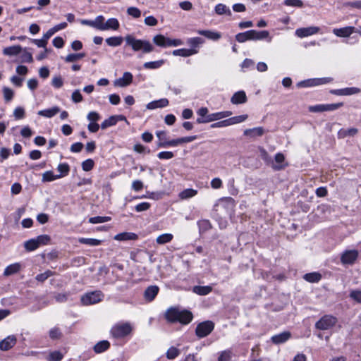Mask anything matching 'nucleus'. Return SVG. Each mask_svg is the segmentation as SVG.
<instances>
[{
  "instance_id": "49530a36",
  "label": "nucleus",
  "mask_w": 361,
  "mask_h": 361,
  "mask_svg": "<svg viewBox=\"0 0 361 361\" xmlns=\"http://www.w3.org/2000/svg\"><path fill=\"white\" fill-rule=\"evenodd\" d=\"M24 247L27 251H33L39 247L35 238H32L25 242Z\"/></svg>"
},
{
  "instance_id": "7ed1b4c3",
  "label": "nucleus",
  "mask_w": 361,
  "mask_h": 361,
  "mask_svg": "<svg viewBox=\"0 0 361 361\" xmlns=\"http://www.w3.org/2000/svg\"><path fill=\"white\" fill-rule=\"evenodd\" d=\"M133 327L129 322L118 323L112 326L111 335L116 339L123 338L132 333Z\"/></svg>"
},
{
  "instance_id": "13d9d810",
  "label": "nucleus",
  "mask_w": 361,
  "mask_h": 361,
  "mask_svg": "<svg viewBox=\"0 0 361 361\" xmlns=\"http://www.w3.org/2000/svg\"><path fill=\"white\" fill-rule=\"evenodd\" d=\"M204 42L203 39L201 37H192L188 39V44L192 47H196L199 44H202Z\"/></svg>"
},
{
  "instance_id": "de8ad7c7",
  "label": "nucleus",
  "mask_w": 361,
  "mask_h": 361,
  "mask_svg": "<svg viewBox=\"0 0 361 361\" xmlns=\"http://www.w3.org/2000/svg\"><path fill=\"white\" fill-rule=\"evenodd\" d=\"M180 355V350L176 347H171L166 352V357L169 360L175 359Z\"/></svg>"
},
{
  "instance_id": "393cba45",
  "label": "nucleus",
  "mask_w": 361,
  "mask_h": 361,
  "mask_svg": "<svg viewBox=\"0 0 361 361\" xmlns=\"http://www.w3.org/2000/svg\"><path fill=\"white\" fill-rule=\"evenodd\" d=\"M110 347V343L108 341L104 340L96 343L93 348L96 353H102Z\"/></svg>"
},
{
  "instance_id": "c03bdc74",
  "label": "nucleus",
  "mask_w": 361,
  "mask_h": 361,
  "mask_svg": "<svg viewBox=\"0 0 361 361\" xmlns=\"http://www.w3.org/2000/svg\"><path fill=\"white\" fill-rule=\"evenodd\" d=\"M111 220L110 216H94L89 219V222L92 224H102L109 221Z\"/></svg>"
},
{
  "instance_id": "6e6552de",
  "label": "nucleus",
  "mask_w": 361,
  "mask_h": 361,
  "mask_svg": "<svg viewBox=\"0 0 361 361\" xmlns=\"http://www.w3.org/2000/svg\"><path fill=\"white\" fill-rule=\"evenodd\" d=\"M343 106V102L336 104H317L314 106H309L310 112H324V111H333Z\"/></svg>"
},
{
  "instance_id": "8fccbe9b",
  "label": "nucleus",
  "mask_w": 361,
  "mask_h": 361,
  "mask_svg": "<svg viewBox=\"0 0 361 361\" xmlns=\"http://www.w3.org/2000/svg\"><path fill=\"white\" fill-rule=\"evenodd\" d=\"M49 336L51 339H53V340L59 339L61 337L62 333L59 328L54 327L49 330Z\"/></svg>"
},
{
  "instance_id": "e2e57ef3",
  "label": "nucleus",
  "mask_w": 361,
  "mask_h": 361,
  "mask_svg": "<svg viewBox=\"0 0 361 361\" xmlns=\"http://www.w3.org/2000/svg\"><path fill=\"white\" fill-rule=\"evenodd\" d=\"M231 358V350H224L221 353L218 361H229Z\"/></svg>"
},
{
  "instance_id": "a19ab883",
  "label": "nucleus",
  "mask_w": 361,
  "mask_h": 361,
  "mask_svg": "<svg viewBox=\"0 0 361 361\" xmlns=\"http://www.w3.org/2000/svg\"><path fill=\"white\" fill-rule=\"evenodd\" d=\"M85 56V53L70 54L66 56L65 61L67 63L74 62Z\"/></svg>"
},
{
  "instance_id": "72a5a7b5",
  "label": "nucleus",
  "mask_w": 361,
  "mask_h": 361,
  "mask_svg": "<svg viewBox=\"0 0 361 361\" xmlns=\"http://www.w3.org/2000/svg\"><path fill=\"white\" fill-rule=\"evenodd\" d=\"M235 39L239 43H244L248 40H251L250 30L244 32H240L235 35Z\"/></svg>"
},
{
  "instance_id": "3c124183",
  "label": "nucleus",
  "mask_w": 361,
  "mask_h": 361,
  "mask_svg": "<svg viewBox=\"0 0 361 361\" xmlns=\"http://www.w3.org/2000/svg\"><path fill=\"white\" fill-rule=\"evenodd\" d=\"M35 239L37 243L38 244V247H39L40 245H47L51 240L50 236L48 235H41L37 236Z\"/></svg>"
},
{
  "instance_id": "f257e3e1",
  "label": "nucleus",
  "mask_w": 361,
  "mask_h": 361,
  "mask_svg": "<svg viewBox=\"0 0 361 361\" xmlns=\"http://www.w3.org/2000/svg\"><path fill=\"white\" fill-rule=\"evenodd\" d=\"M166 319L170 322H178L183 324H189L192 318V314L188 310H180L177 307H170L165 314Z\"/></svg>"
},
{
  "instance_id": "f704fd0d",
  "label": "nucleus",
  "mask_w": 361,
  "mask_h": 361,
  "mask_svg": "<svg viewBox=\"0 0 361 361\" xmlns=\"http://www.w3.org/2000/svg\"><path fill=\"white\" fill-rule=\"evenodd\" d=\"M173 236L171 233H164L160 235H159L157 239L156 242L157 244L159 245H164L165 243H169L172 240Z\"/></svg>"
},
{
  "instance_id": "c9c22d12",
  "label": "nucleus",
  "mask_w": 361,
  "mask_h": 361,
  "mask_svg": "<svg viewBox=\"0 0 361 361\" xmlns=\"http://www.w3.org/2000/svg\"><path fill=\"white\" fill-rule=\"evenodd\" d=\"M215 12L218 15L226 14L228 16H231L232 14L229 8L223 4H219L215 6Z\"/></svg>"
},
{
  "instance_id": "603ef678",
  "label": "nucleus",
  "mask_w": 361,
  "mask_h": 361,
  "mask_svg": "<svg viewBox=\"0 0 361 361\" xmlns=\"http://www.w3.org/2000/svg\"><path fill=\"white\" fill-rule=\"evenodd\" d=\"M54 275V273L50 271V270H47L46 271H44V273H42V274H37L35 277V279L37 281H39V282H44V281H46L49 277L51 276Z\"/></svg>"
},
{
  "instance_id": "c85d7f7f",
  "label": "nucleus",
  "mask_w": 361,
  "mask_h": 361,
  "mask_svg": "<svg viewBox=\"0 0 361 361\" xmlns=\"http://www.w3.org/2000/svg\"><path fill=\"white\" fill-rule=\"evenodd\" d=\"M119 28V22L116 18H112L107 20L104 25V30H116Z\"/></svg>"
},
{
  "instance_id": "6ab92c4d",
  "label": "nucleus",
  "mask_w": 361,
  "mask_h": 361,
  "mask_svg": "<svg viewBox=\"0 0 361 361\" xmlns=\"http://www.w3.org/2000/svg\"><path fill=\"white\" fill-rule=\"evenodd\" d=\"M231 102L233 104H244L247 102V96L244 91L235 92L231 97Z\"/></svg>"
},
{
  "instance_id": "bb28decb",
  "label": "nucleus",
  "mask_w": 361,
  "mask_h": 361,
  "mask_svg": "<svg viewBox=\"0 0 361 361\" xmlns=\"http://www.w3.org/2000/svg\"><path fill=\"white\" fill-rule=\"evenodd\" d=\"M197 194V190L192 188H187L180 192L178 195L181 200H187L195 196Z\"/></svg>"
},
{
  "instance_id": "1a4fd4ad",
  "label": "nucleus",
  "mask_w": 361,
  "mask_h": 361,
  "mask_svg": "<svg viewBox=\"0 0 361 361\" xmlns=\"http://www.w3.org/2000/svg\"><path fill=\"white\" fill-rule=\"evenodd\" d=\"M319 30L320 28L316 26L298 28L295 30V35L298 37L302 38L317 34L319 32Z\"/></svg>"
},
{
  "instance_id": "680f3d73",
  "label": "nucleus",
  "mask_w": 361,
  "mask_h": 361,
  "mask_svg": "<svg viewBox=\"0 0 361 361\" xmlns=\"http://www.w3.org/2000/svg\"><path fill=\"white\" fill-rule=\"evenodd\" d=\"M298 87H312L317 86L316 79H310L307 80L300 81L298 83Z\"/></svg>"
},
{
  "instance_id": "20e7f679",
  "label": "nucleus",
  "mask_w": 361,
  "mask_h": 361,
  "mask_svg": "<svg viewBox=\"0 0 361 361\" xmlns=\"http://www.w3.org/2000/svg\"><path fill=\"white\" fill-rule=\"evenodd\" d=\"M337 322L338 319L334 315L325 314L315 323V328L321 331L329 330L334 327Z\"/></svg>"
},
{
  "instance_id": "a211bd4d",
  "label": "nucleus",
  "mask_w": 361,
  "mask_h": 361,
  "mask_svg": "<svg viewBox=\"0 0 361 361\" xmlns=\"http://www.w3.org/2000/svg\"><path fill=\"white\" fill-rule=\"evenodd\" d=\"M264 133V129L262 127H256L253 128H248L244 130V135L254 138L256 137L262 136Z\"/></svg>"
},
{
  "instance_id": "9d476101",
  "label": "nucleus",
  "mask_w": 361,
  "mask_h": 361,
  "mask_svg": "<svg viewBox=\"0 0 361 361\" xmlns=\"http://www.w3.org/2000/svg\"><path fill=\"white\" fill-rule=\"evenodd\" d=\"M251 32V40L257 41L267 39L268 42L271 41V37L269 36V32L267 30H250Z\"/></svg>"
},
{
  "instance_id": "f8f14e48",
  "label": "nucleus",
  "mask_w": 361,
  "mask_h": 361,
  "mask_svg": "<svg viewBox=\"0 0 361 361\" xmlns=\"http://www.w3.org/2000/svg\"><path fill=\"white\" fill-rule=\"evenodd\" d=\"M358 257V252L356 250H348L343 253L341 262L343 264H353Z\"/></svg>"
},
{
  "instance_id": "338daca9",
  "label": "nucleus",
  "mask_w": 361,
  "mask_h": 361,
  "mask_svg": "<svg viewBox=\"0 0 361 361\" xmlns=\"http://www.w3.org/2000/svg\"><path fill=\"white\" fill-rule=\"evenodd\" d=\"M71 99L75 103H79L82 101V96L79 90H75L72 93Z\"/></svg>"
},
{
  "instance_id": "0e129e2a",
  "label": "nucleus",
  "mask_w": 361,
  "mask_h": 361,
  "mask_svg": "<svg viewBox=\"0 0 361 361\" xmlns=\"http://www.w3.org/2000/svg\"><path fill=\"white\" fill-rule=\"evenodd\" d=\"M4 97L6 102H9L13 99V91L8 87H4L3 89Z\"/></svg>"
},
{
  "instance_id": "774afa93",
  "label": "nucleus",
  "mask_w": 361,
  "mask_h": 361,
  "mask_svg": "<svg viewBox=\"0 0 361 361\" xmlns=\"http://www.w3.org/2000/svg\"><path fill=\"white\" fill-rule=\"evenodd\" d=\"M350 297L356 302L361 303V290H353L350 291Z\"/></svg>"
},
{
  "instance_id": "4c0bfd02",
  "label": "nucleus",
  "mask_w": 361,
  "mask_h": 361,
  "mask_svg": "<svg viewBox=\"0 0 361 361\" xmlns=\"http://www.w3.org/2000/svg\"><path fill=\"white\" fill-rule=\"evenodd\" d=\"M180 145V138L174 139L169 141L159 142L157 146L159 147H176Z\"/></svg>"
},
{
  "instance_id": "473e14b6",
  "label": "nucleus",
  "mask_w": 361,
  "mask_h": 361,
  "mask_svg": "<svg viewBox=\"0 0 361 361\" xmlns=\"http://www.w3.org/2000/svg\"><path fill=\"white\" fill-rule=\"evenodd\" d=\"M78 242L81 244L87 245L89 246H97L101 244L102 240L95 238H80Z\"/></svg>"
},
{
  "instance_id": "b1692460",
  "label": "nucleus",
  "mask_w": 361,
  "mask_h": 361,
  "mask_svg": "<svg viewBox=\"0 0 361 361\" xmlns=\"http://www.w3.org/2000/svg\"><path fill=\"white\" fill-rule=\"evenodd\" d=\"M60 112V108L58 106H54L51 109L40 110L38 111V115L46 117L51 118Z\"/></svg>"
},
{
  "instance_id": "ddd939ff",
  "label": "nucleus",
  "mask_w": 361,
  "mask_h": 361,
  "mask_svg": "<svg viewBox=\"0 0 361 361\" xmlns=\"http://www.w3.org/2000/svg\"><path fill=\"white\" fill-rule=\"evenodd\" d=\"M16 337L13 335L7 336L0 342V349L4 351L11 349L16 345Z\"/></svg>"
},
{
  "instance_id": "58836bf2",
  "label": "nucleus",
  "mask_w": 361,
  "mask_h": 361,
  "mask_svg": "<svg viewBox=\"0 0 361 361\" xmlns=\"http://www.w3.org/2000/svg\"><path fill=\"white\" fill-rule=\"evenodd\" d=\"M247 114L233 116L228 118L229 126L237 124L245 121L247 118Z\"/></svg>"
},
{
  "instance_id": "5fc2aeb1",
  "label": "nucleus",
  "mask_w": 361,
  "mask_h": 361,
  "mask_svg": "<svg viewBox=\"0 0 361 361\" xmlns=\"http://www.w3.org/2000/svg\"><path fill=\"white\" fill-rule=\"evenodd\" d=\"M165 39L166 37L163 35H157L154 36L152 41L156 45L161 47H164V46L165 45Z\"/></svg>"
},
{
  "instance_id": "412c9836",
  "label": "nucleus",
  "mask_w": 361,
  "mask_h": 361,
  "mask_svg": "<svg viewBox=\"0 0 361 361\" xmlns=\"http://www.w3.org/2000/svg\"><path fill=\"white\" fill-rule=\"evenodd\" d=\"M197 53V51L194 49H179L173 51V56H180L183 57H188Z\"/></svg>"
},
{
  "instance_id": "dca6fc26",
  "label": "nucleus",
  "mask_w": 361,
  "mask_h": 361,
  "mask_svg": "<svg viewBox=\"0 0 361 361\" xmlns=\"http://www.w3.org/2000/svg\"><path fill=\"white\" fill-rule=\"evenodd\" d=\"M355 32V27L352 26H348L342 28H335L333 30V32L338 37H347Z\"/></svg>"
},
{
  "instance_id": "f03ea898",
  "label": "nucleus",
  "mask_w": 361,
  "mask_h": 361,
  "mask_svg": "<svg viewBox=\"0 0 361 361\" xmlns=\"http://www.w3.org/2000/svg\"><path fill=\"white\" fill-rule=\"evenodd\" d=\"M124 39L126 45L130 47L134 51H142L143 54H147L154 49V46L147 40L136 39L131 35H126Z\"/></svg>"
},
{
  "instance_id": "39448f33",
  "label": "nucleus",
  "mask_w": 361,
  "mask_h": 361,
  "mask_svg": "<svg viewBox=\"0 0 361 361\" xmlns=\"http://www.w3.org/2000/svg\"><path fill=\"white\" fill-rule=\"evenodd\" d=\"M214 329L213 322L207 320L197 324L195 334L199 338H204L208 336Z\"/></svg>"
},
{
  "instance_id": "69168bd1",
  "label": "nucleus",
  "mask_w": 361,
  "mask_h": 361,
  "mask_svg": "<svg viewBox=\"0 0 361 361\" xmlns=\"http://www.w3.org/2000/svg\"><path fill=\"white\" fill-rule=\"evenodd\" d=\"M63 81L62 78L60 75L55 76L53 78L52 81H51V85L54 87L60 88L63 86Z\"/></svg>"
},
{
  "instance_id": "bf43d9fd",
  "label": "nucleus",
  "mask_w": 361,
  "mask_h": 361,
  "mask_svg": "<svg viewBox=\"0 0 361 361\" xmlns=\"http://www.w3.org/2000/svg\"><path fill=\"white\" fill-rule=\"evenodd\" d=\"M260 157L263 159L267 164H269L272 162L271 158L269 157L268 152L263 147L259 148Z\"/></svg>"
},
{
  "instance_id": "4be33fe9",
  "label": "nucleus",
  "mask_w": 361,
  "mask_h": 361,
  "mask_svg": "<svg viewBox=\"0 0 361 361\" xmlns=\"http://www.w3.org/2000/svg\"><path fill=\"white\" fill-rule=\"evenodd\" d=\"M22 51L20 45H15L6 47L3 49V54L6 56H13L18 55Z\"/></svg>"
},
{
  "instance_id": "7c9ffc66",
  "label": "nucleus",
  "mask_w": 361,
  "mask_h": 361,
  "mask_svg": "<svg viewBox=\"0 0 361 361\" xmlns=\"http://www.w3.org/2000/svg\"><path fill=\"white\" fill-rule=\"evenodd\" d=\"M303 279L310 283H317L320 281L322 276L317 272L305 274Z\"/></svg>"
},
{
  "instance_id": "c756f323",
  "label": "nucleus",
  "mask_w": 361,
  "mask_h": 361,
  "mask_svg": "<svg viewBox=\"0 0 361 361\" xmlns=\"http://www.w3.org/2000/svg\"><path fill=\"white\" fill-rule=\"evenodd\" d=\"M105 41H106V43L109 46L115 47H118L122 44V42L123 41V38L121 36L111 37L106 38Z\"/></svg>"
},
{
  "instance_id": "423d86ee",
  "label": "nucleus",
  "mask_w": 361,
  "mask_h": 361,
  "mask_svg": "<svg viewBox=\"0 0 361 361\" xmlns=\"http://www.w3.org/2000/svg\"><path fill=\"white\" fill-rule=\"evenodd\" d=\"M104 295L99 290L87 293L82 296L81 302L85 305L97 303L102 300Z\"/></svg>"
},
{
  "instance_id": "0eeeda50",
  "label": "nucleus",
  "mask_w": 361,
  "mask_h": 361,
  "mask_svg": "<svg viewBox=\"0 0 361 361\" xmlns=\"http://www.w3.org/2000/svg\"><path fill=\"white\" fill-rule=\"evenodd\" d=\"M232 115L230 111H220L209 114L206 118H197L196 122L199 124L207 123L214 121H218L221 118L228 117Z\"/></svg>"
},
{
  "instance_id": "cd10ccee",
  "label": "nucleus",
  "mask_w": 361,
  "mask_h": 361,
  "mask_svg": "<svg viewBox=\"0 0 361 361\" xmlns=\"http://www.w3.org/2000/svg\"><path fill=\"white\" fill-rule=\"evenodd\" d=\"M20 269V264L18 263H15L10 264L9 266L6 267V268L4 269V276H10L13 274H16L18 272Z\"/></svg>"
},
{
  "instance_id": "2eb2a0df",
  "label": "nucleus",
  "mask_w": 361,
  "mask_h": 361,
  "mask_svg": "<svg viewBox=\"0 0 361 361\" xmlns=\"http://www.w3.org/2000/svg\"><path fill=\"white\" fill-rule=\"evenodd\" d=\"M159 288L157 286H150L146 288L144 293V297L146 300L151 302L159 293Z\"/></svg>"
},
{
  "instance_id": "9b49d317",
  "label": "nucleus",
  "mask_w": 361,
  "mask_h": 361,
  "mask_svg": "<svg viewBox=\"0 0 361 361\" xmlns=\"http://www.w3.org/2000/svg\"><path fill=\"white\" fill-rule=\"evenodd\" d=\"M291 338V333L288 331L281 332L276 334L271 338V341L276 345H279L286 343Z\"/></svg>"
},
{
  "instance_id": "79ce46f5",
  "label": "nucleus",
  "mask_w": 361,
  "mask_h": 361,
  "mask_svg": "<svg viewBox=\"0 0 361 361\" xmlns=\"http://www.w3.org/2000/svg\"><path fill=\"white\" fill-rule=\"evenodd\" d=\"M116 124V116H111L107 119H105L102 123H101V128L102 129H106L109 127L115 126Z\"/></svg>"
},
{
  "instance_id": "864d4df0",
  "label": "nucleus",
  "mask_w": 361,
  "mask_h": 361,
  "mask_svg": "<svg viewBox=\"0 0 361 361\" xmlns=\"http://www.w3.org/2000/svg\"><path fill=\"white\" fill-rule=\"evenodd\" d=\"M63 354L60 351H53L49 353V361H61L63 359Z\"/></svg>"
},
{
  "instance_id": "5701e85b",
  "label": "nucleus",
  "mask_w": 361,
  "mask_h": 361,
  "mask_svg": "<svg viewBox=\"0 0 361 361\" xmlns=\"http://www.w3.org/2000/svg\"><path fill=\"white\" fill-rule=\"evenodd\" d=\"M197 32L199 35H203V36L206 37L207 38L212 39V40H218L221 37V35L219 32L212 31V30H199L197 31Z\"/></svg>"
},
{
  "instance_id": "37998d69",
  "label": "nucleus",
  "mask_w": 361,
  "mask_h": 361,
  "mask_svg": "<svg viewBox=\"0 0 361 361\" xmlns=\"http://www.w3.org/2000/svg\"><path fill=\"white\" fill-rule=\"evenodd\" d=\"M57 170L61 173L58 174V176H61V178L66 176L68 174L70 171L69 165L66 163L59 164L57 166Z\"/></svg>"
},
{
  "instance_id": "a18cd8bd",
  "label": "nucleus",
  "mask_w": 361,
  "mask_h": 361,
  "mask_svg": "<svg viewBox=\"0 0 361 361\" xmlns=\"http://www.w3.org/2000/svg\"><path fill=\"white\" fill-rule=\"evenodd\" d=\"M275 161L279 165H273L272 167L274 170L279 171L282 169L283 166L281 165L283 162L285 157L282 153H277L274 157Z\"/></svg>"
},
{
  "instance_id": "f3484780",
  "label": "nucleus",
  "mask_w": 361,
  "mask_h": 361,
  "mask_svg": "<svg viewBox=\"0 0 361 361\" xmlns=\"http://www.w3.org/2000/svg\"><path fill=\"white\" fill-rule=\"evenodd\" d=\"M360 90L357 87H346L343 89H338L331 90V93L336 95H352L357 94Z\"/></svg>"
},
{
  "instance_id": "aec40b11",
  "label": "nucleus",
  "mask_w": 361,
  "mask_h": 361,
  "mask_svg": "<svg viewBox=\"0 0 361 361\" xmlns=\"http://www.w3.org/2000/svg\"><path fill=\"white\" fill-rule=\"evenodd\" d=\"M138 238L137 234L131 232H123L118 233L114 236V239L116 240H135Z\"/></svg>"
},
{
  "instance_id": "4468645a",
  "label": "nucleus",
  "mask_w": 361,
  "mask_h": 361,
  "mask_svg": "<svg viewBox=\"0 0 361 361\" xmlns=\"http://www.w3.org/2000/svg\"><path fill=\"white\" fill-rule=\"evenodd\" d=\"M132 80L133 75L130 72H125L123 77L114 81V85L118 87H126L132 82Z\"/></svg>"
},
{
  "instance_id": "052dcab7",
  "label": "nucleus",
  "mask_w": 361,
  "mask_h": 361,
  "mask_svg": "<svg viewBox=\"0 0 361 361\" xmlns=\"http://www.w3.org/2000/svg\"><path fill=\"white\" fill-rule=\"evenodd\" d=\"M127 13L135 18L141 16V11L136 7H129L127 9Z\"/></svg>"
},
{
  "instance_id": "2f4dec72",
  "label": "nucleus",
  "mask_w": 361,
  "mask_h": 361,
  "mask_svg": "<svg viewBox=\"0 0 361 361\" xmlns=\"http://www.w3.org/2000/svg\"><path fill=\"white\" fill-rule=\"evenodd\" d=\"M61 176L54 174L52 171H47L42 173V182H50L61 178Z\"/></svg>"
},
{
  "instance_id": "09e8293b",
  "label": "nucleus",
  "mask_w": 361,
  "mask_h": 361,
  "mask_svg": "<svg viewBox=\"0 0 361 361\" xmlns=\"http://www.w3.org/2000/svg\"><path fill=\"white\" fill-rule=\"evenodd\" d=\"M104 18L103 16H98L96 17V18L94 20V28L99 30H104Z\"/></svg>"
},
{
  "instance_id": "4d7b16f0",
  "label": "nucleus",
  "mask_w": 361,
  "mask_h": 361,
  "mask_svg": "<svg viewBox=\"0 0 361 361\" xmlns=\"http://www.w3.org/2000/svg\"><path fill=\"white\" fill-rule=\"evenodd\" d=\"M284 4L288 6L301 8L303 6V2L301 0H285Z\"/></svg>"
},
{
  "instance_id": "a878e982",
  "label": "nucleus",
  "mask_w": 361,
  "mask_h": 361,
  "mask_svg": "<svg viewBox=\"0 0 361 361\" xmlns=\"http://www.w3.org/2000/svg\"><path fill=\"white\" fill-rule=\"evenodd\" d=\"M212 290V288L209 286H195L192 288V291L200 295H206L210 293Z\"/></svg>"
},
{
  "instance_id": "6e6d98bb",
  "label": "nucleus",
  "mask_w": 361,
  "mask_h": 361,
  "mask_svg": "<svg viewBox=\"0 0 361 361\" xmlns=\"http://www.w3.org/2000/svg\"><path fill=\"white\" fill-rule=\"evenodd\" d=\"M94 161L91 159H88L82 161V169L85 171H90L94 167Z\"/></svg>"
},
{
  "instance_id": "e433bc0d",
  "label": "nucleus",
  "mask_w": 361,
  "mask_h": 361,
  "mask_svg": "<svg viewBox=\"0 0 361 361\" xmlns=\"http://www.w3.org/2000/svg\"><path fill=\"white\" fill-rule=\"evenodd\" d=\"M164 63V61L163 59L155 61H149L144 63L143 67L146 69H157L160 68Z\"/></svg>"
},
{
  "instance_id": "ea45409f",
  "label": "nucleus",
  "mask_w": 361,
  "mask_h": 361,
  "mask_svg": "<svg viewBox=\"0 0 361 361\" xmlns=\"http://www.w3.org/2000/svg\"><path fill=\"white\" fill-rule=\"evenodd\" d=\"M165 45L164 47H178L180 46L183 44V41L180 39H170L166 37L165 39Z\"/></svg>"
}]
</instances>
